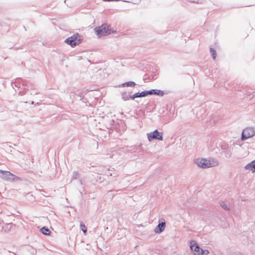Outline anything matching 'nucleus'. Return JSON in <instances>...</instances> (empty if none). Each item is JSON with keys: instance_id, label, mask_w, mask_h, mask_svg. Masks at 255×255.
I'll list each match as a JSON object with an SVG mask.
<instances>
[{"instance_id": "5701e85b", "label": "nucleus", "mask_w": 255, "mask_h": 255, "mask_svg": "<svg viewBox=\"0 0 255 255\" xmlns=\"http://www.w3.org/2000/svg\"><path fill=\"white\" fill-rule=\"evenodd\" d=\"M79 174V173L77 171H74L73 173V175L72 177V179H76Z\"/></svg>"}, {"instance_id": "ddd939ff", "label": "nucleus", "mask_w": 255, "mask_h": 255, "mask_svg": "<svg viewBox=\"0 0 255 255\" xmlns=\"http://www.w3.org/2000/svg\"><path fill=\"white\" fill-rule=\"evenodd\" d=\"M135 85V83L132 81H128L122 84V86L123 87H134Z\"/></svg>"}, {"instance_id": "dca6fc26", "label": "nucleus", "mask_w": 255, "mask_h": 255, "mask_svg": "<svg viewBox=\"0 0 255 255\" xmlns=\"http://www.w3.org/2000/svg\"><path fill=\"white\" fill-rule=\"evenodd\" d=\"M220 146L223 151L228 149V145L225 142H221L220 143Z\"/></svg>"}, {"instance_id": "bb28decb", "label": "nucleus", "mask_w": 255, "mask_h": 255, "mask_svg": "<svg viewBox=\"0 0 255 255\" xmlns=\"http://www.w3.org/2000/svg\"><path fill=\"white\" fill-rule=\"evenodd\" d=\"M103 0L104 1H120V0Z\"/></svg>"}, {"instance_id": "412c9836", "label": "nucleus", "mask_w": 255, "mask_h": 255, "mask_svg": "<svg viewBox=\"0 0 255 255\" xmlns=\"http://www.w3.org/2000/svg\"><path fill=\"white\" fill-rule=\"evenodd\" d=\"M139 94L140 98L144 97H146L148 95L147 91H142L141 93H139Z\"/></svg>"}, {"instance_id": "f8f14e48", "label": "nucleus", "mask_w": 255, "mask_h": 255, "mask_svg": "<svg viewBox=\"0 0 255 255\" xmlns=\"http://www.w3.org/2000/svg\"><path fill=\"white\" fill-rule=\"evenodd\" d=\"M13 224L12 223L5 224L4 226L2 227V229H0V231H3L5 233H7L10 232L12 229Z\"/></svg>"}, {"instance_id": "39448f33", "label": "nucleus", "mask_w": 255, "mask_h": 255, "mask_svg": "<svg viewBox=\"0 0 255 255\" xmlns=\"http://www.w3.org/2000/svg\"><path fill=\"white\" fill-rule=\"evenodd\" d=\"M255 135V129L253 127H247L245 128L242 133L241 139L245 140L253 137Z\"/></svg>"}, {"instance_id": "f257e3e1", "label": "nucleus", "mask_w": 255, "mask_h": 255, "mask_svg": "<svg viewBox=\"0 0 255 255\" xmlns=\"http://www.w3.org/2000/svg\"><path fill=\"white\" fill-rule=\"evenodd\" d=\"M11 85L13 87H17L18 89L21 88V86L22 87V89L24 90L26 89L31 88L34 89L35 85L31 83V82L26 79H23L21 78H16L14 82H11ZM19 94L21 95H23L25 94V92L20 91Z\"/></svg>"}, {"instance_id": "2eb2a0df", "label": "nucleus", "mask_w": 255, "mask_h": 255, "mask_svg": "<svg viewBox=\"0 0 255 255\" xmlns=\"http://www.w3.org/2000/svg\"><path fill=\"white\" fill-rule=\"evenodd\" d=\"M41 233L45 235H49L50 231L46 227H43L41 229Z\"/></svg>"}, {"instance_id": "393cba45", "label": "nucleus", "mask_w": 255, "mask_h": 255, "mask_svg": "<svg viewBox=\"0 0 255 255\" xmlns=\"http://www.w3.org/2000/svg\"><path fill=\"white\" fill-rule=\"evenodd\" d=\"M139 94V93H136L134 94V96H135V98H140Z\"/></svg>"}, {"instance_id": "9d476101", "label": "nucleus", "mask_w": 255, "mask_h": 255, "mask_svg": "<svg viewBox=\"0 0 255 255\" xmlns=\"http://www.w3.org/2000/svg\"><path fill=\"white\" fill-rule=\"evenodd\" d=\"M147 92L148 95H156L161 97L163 96L164 94L163 91L157 89H152L150 90H148L147 91Z\"/></svg>"}, {"instance_id": "20e7f679", "label": "nucleus", "mask_w": 255, "mask_h": 255, "mask_svg": "<svg viewBox=\"0 0 255 255\" xmlns=\"http://www.w3.org/2000/svg\"><path fill=\"white\" fill-rule=\"evenodd\" d=\"M81 36L79 34L76 33L65 40L66 42L72 47H74L81 42Z\"/></svg>"}, {"instance_id": "6ab92c4d", "label": "nucleus", "mask_w": 255, "mask_h": 255, "mask_svg": "<svg viewBox=\"0 0 255 255\" xmlns=\"http://www.w3.org/2000/svg\"><path fill=\"white\" fill-rule=\"evenodd\" d=\"M210 52L211 53L212 58L214 60H215L216 57V51L215 49L213 48H210Z\"/></svg>"}, {"instance_id": "f3484780", "label": "nucleus", "mask_w": 255, "mask_h": 255, "mask_svg": "<svg viewBox=\"0 0 255 255\" xmlns=\"http://www.w3.org/2000/svg\"><path fill=\"white\" fill-rule=\"evenodd\" d=\"M220 206L225 210L227 211L230 210V206L226 204L224 202H221L220 203Z\"/></svg>"}, {"instance_id": "b1692460", "label": "nucleus", "mask_w": 255, "mask_h": 255, "mask_svg": "<svg viewBox=\"0 0 255 255\" xmlns=\"http://www.w3.org/2000/svg\"><path fill=\"white\" fill-rule=\"evenodd\" d=\"M137 148V146L134 145L130 147V149H129V151H133L136 149Z\"/></svg>"}, {"instance_id": "cd10ccee", "label": "nucleus", "mask_w": 255, "mask_h": 255, "mask_svg": "<svg viewBox=\"0 0 255 255\" xmlns=\"http://www.w3.org/2000/svg\"><path fill=\"white\" fill-rule=\"evenodd\" d=\"M254 97H255V95H254L253 96L252 98H254Z\"/></svg>"}, {"instance_id": "aec40b11", "label": "nucleus", "mask_w": 255, "mask_h": 255, "mask_svg": "<svg viewBox=\"0 0 255 255\" xmlns=\"http://www.w3.org/2000/svg\"><path fill=\"white\" fill-rule=\"evenodd\" d=\"M80 227H81V229L82 231L85 234L87 232V228L85 226V225L83 223L81 222L80 223Z\"/></svg>"}, {"instance_id": "c756f323", "label": "nucleus", "mask_w": 255, "mask_h": 255, "mask_svg": "<svg viewBox=\"0 0 255 255\" xmlns=\"http://www.w3.org/2000/svg\"><path fill=\"white\" fill-rule=\"evenodd\" d=\"M31 104H34V102H32Z\"/></svg>"}, {"instance_id": "c85d7f7f", "label": "nucleus", "mask_w": 255, "mask_h": 255, "mask_svg": "<svg viewBox=\"0 0 255 255\" xmlns=\"http://www.w3.org/2000/svg\"><path fill=\"white\" fill-rule=\"evenodd\" d=\"M80 184L82 185V181H80Z\"/></svg>"}, {"instance_id": "f03ea898", "label": "nucleus", "mask_w": 255, "mask_h": 255, "mask_svg": "<svg viewBox=\"0 0 255 255\" xmlns=\"http://www.w3.org/2000/svg\"><path fill=\"white\" fill-rule=\"evenodd\" d=\"M195 163L198 166L202 168H208L211 167H215L218 165V161L214 158L197 159Z\"/></svg>"}, {"instance_id": "1a4fd4ad", "label": "nucleus", "mask_w": 255, "mask_h": 255, "mask_svg": "<svg viewBox=\"0 0 255 255\" xmlns=\"http://www.w3.org/2000/svg\"><path fill=\"white\" fill-rule=\"evenodd\" d=\"M190 248L195 255H202L200 253L202 249L193 241L190 242Z\"/></svg>"}, {"instance_id": "6e6552de", "label": "nucleus", "mask_w": 255, "mask_h": 255, "mask_svg": "<svg viewBox=\"0 0 255 255\" xmlns=\"http://www.w3.org/2000/svg\"><path fill=\"white\" fill-rule=\"evenodd\" d=\"M159 222L160 223L156 226L154 230V232L157 234H159L162 232L165 228L166 223L165 220L163 218H161L159 220Z\"/></svg>"}, {"instance_id": "4be33fe9", "label": "nucleus", "mask_w": 255, "mask_h": 255, "mask_svg": "<svg viewBox=\"0 0 255 255\" xmlns=\"http://www.w3.org/2000/svg\"><path fill=\"white\" fill-rule=\"evenodd\" d=\"M200 253L202 254V255H208L209 254V252L207 250H201Z\"/></svg>"}, {"instance_id": "7ed1b4c3", "label": "nucleus", "mask_w": 255, "mask_h": 255, "mask_svg": "<svg viewBox=\"0 0 255 255\" xmlns=\"http://www.w3.org/2000/svg\"><path fill=\"white\" fill-rule=\"evenodd\" d=\"M94 31L98 37H101L114 32V30H112L110 28V26L107 24H103L101 26L95 28Z\"/></svg>"}, {"instance_id": "a211bd4d", "label": "nucleus", "mask_w": 255, "mask_h": 255, "mask_svg": "<svg viewBox=\"0 0 255 255\" xmlns=\"http://www.w3.org/2000/svg\"><path fill=\"white\" fill-rule=\"evenodd\" d=\"M223 152H224L225 156L226 158H229L230 157H231L232 155V152L230 150L228 149L227 150L223 151Z\"/></svg>"}, {"instance_id": "0eeeda50", "label": "nucleus", "mask_w": 255, "mask_h": 255, "mask_svg": "<svg viewBox=\"0 0 255 255\" xmlns=\"http://www.w3.org/2000/svg\"><path fill=\"white\" fill-rule=\"evenodd\" d=\"M147 136L149 141L153 139L158 140H163V133L159 132L157 129H155L152 132L147 133Z\"/></svg>"}, {"instance_id": "423d86ee", "label": "nucleus", "mask_w": 255, "mask_h": 255, "mask_svg": "<svg viewBox=\"0 0 255 255\" xmlns=\"http://www.w3.org/2000/svg\"><path fill=\"white\" fill-rule=\"evenodd\" d=\"M0 177L4 180L8 181H13L15 179L18 178L9 171L2 170H0Z\"/></svg>"}, {"instance_id": "a878e982", "label": "nucleus", "mask_w": 255, "mask_h": 255, "mask_svg": "<svg viewBox=\"0 0 255 255\" xmlns=\"http://www.w3.org/2000/svg\"><path fill=\"white\" fill-rule=\"evenodd\" d=\"M135 98V97L134 96V94L132 95V96L130 95L129 99H130L131 100H134Z\"/></svg>"}, {"instance_id": "9b49d317", "label": "nucleus", "mask_w": 255, "mask_h": 255, "mask_svg": "<svg viewBox=\"0 0 255 255\" xmlns=\"http://www.w3.org/2000/svg\"><path fill=\"white\" fill-rule=\"evenodd\" d=\"M245 168L251 171L253 173L255 172V159L247 164Z\"/></svg>"}, {"instance_id": "4468645a", "label": "nucleus", "mask_w": 255, "mask_h": 255, "mask_svg": "<svg viewBox=\"0 0 255 255\" xmlns=\"http://www.w3.org/2000/svg\"><path fill=\"white\" fill-rule=\"evenodd\" d=\"M130 94L128 92H124L122 94V99L124 101H128L129 99Z\"/></svg>"}]
</instances>
